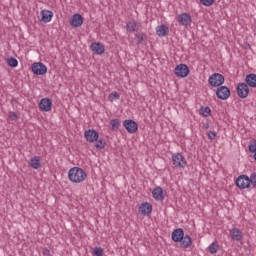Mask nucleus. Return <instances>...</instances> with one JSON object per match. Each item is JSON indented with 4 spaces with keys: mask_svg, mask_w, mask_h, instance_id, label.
Segmentation results:
<instances>
[{
    "mask_svg": "<svg viewBox=\"0 0 256 256\" xmlns=\"http://www.w3.org/2000/svg\"><path fill=\"white\" fill-rule=\"evenodd\" d=\"M172 241L174 243H180V246L183 249H188V247H191L193 245V240L191 239V236L185 235V231H183V228H176L173 230L171 235Z\"/></svg>",
    "mask_w": 256,
    "mask_h": 256,
    "instance_id": "obj_1",
    "label": "nucleus"
},
{
    "mask_svg": "<svg viewBox=\"0 0 256 256\" xmlns=\"http://www.w3.org/2000/svg\"><path fill=\"white\" fill-rule=\"evenodd\" d=\"M68 179L71 183H83L87 179V173L80 167H73L68 172Z\"/></svg>",
    "mask_w": 256,
    "mask_h": 256,
    "instance_id": "obj_2",
    "label": "nucleus"
},
{
    "mask_svg": "<svg viewBox=\"0 0 256 256\" xmlns=\"http://www.w3.org/2000/svg\"><path fill=\"white\" fill-rule=\"evenodd\" d=\"M208 83L210 87L219 88L223 83H225V76H223V74L214 73L209 77Z\"/></svg>",
    "mask_w": 256,
    "mask_h": 256,
    "instance_id": "obj_3",
    "label": "nucleus"
},
{
    "mask_svg": "<svg viewBox=\"0 0 256 256\" xmlns=\"http://www.w3.org/2000/svg\"><path fill=\"white\" fill-rule=\"evenodd\" d=\"M190 73L189 66L187 64H179L174 69V74L176 77H180L181 79H185L188 77Z\"/></svg>",
    "mask_w": 256,
    "mask_h": 256,
    "instance_id": "obj_4",
    "label": "nucleus"
},
{
    "mask_svg": "<svg viewBox=\"0 0 256 256\" xmlns=\"http://www.w3.org/2000/svg\"><path fill=\"white\" fill-rule=\"evenodd\" d=\"M216 97L222 101H227L231 97V90L227 86H220L216 90Z\"/></svg>",
    "mask_w": 256,
    "mask_h": 256,
    "instance_id": "obj_5",
    "label": "nucleus"
},
{
    "mask_svg": "<svg viewBox=\"0 0 256 256\" xmlns=\"http://www.w3.org/2000/svg\"><path fill=\"white\" fill-rule=\"evenodd\" d=\"M236 91L240 99H247L249 97V86L245 82L238 83Z\"/></svg>",
    "mask_w": 256,
    "mask_h": 256,
    "instance_id": "obj_6",
    "label": "nucleus"
},
{
    "mask_svg": "<svg viewBox=\"0 0 256 256\" xmlns=\"http://www.w3.org/2000/svg\"><path fill=\"white\" fill-rule=\"evenodd\" d=\"M172 162L174 167H178L179 169H183L185 165H187V161L185 160V157L179 153L174 154L172 156Z\"/></svg>",
    "mask_w": 256,
    "mask_h": 256,
    "instance_id": "obj_7",
    "label": "nucleus"
},
{
    "mask_svg": "<svg viewBox=\"0 0 256 256\" xmlns=\"http://www.w3.org/2000/svg\"><path fill=\"white\" fill-rule=\"evenodd\" d=\"M34 75H45L47 73V66L41 62H35L31 66Z\"/></svg>",
    "mask_w": 256,
    "mask_h": 256,
    "instance_id": "obj_8",
    "label": "nucleus"
},
{
    "mask_svg": "<svg viewBox=\"0 0 256 256\" xmlns=\"http://www.w3.org/2000/svg\"><path fill=\"white\" fill-rule=\"evenodd\" d=\"M236 187H238V189H249V187H251V185L249 184V176L240 175L236 179Z\"/></svg>",
    "mask_w": 256,
    "mask_h": 256,
    "instance_id": "obj_9",
    "label": "nucleus"
},
{
    "mask_svg": "<svg viewBox=\"0 0 256 256\" xmlns=\"http://www.w3.org/2000/svg\"><path fill=\"white\" fill-rule=\"evenodd\" d=\"M123 127H125L126 131H128L129 133H137V131H139V126L137 125V122L131 119L124 120Z\"/></svg>",
    "mask_w": 256,
    "mask_h": 256,
    "instance_id": "obj_10",
    "label": "nucleus"
},
{
    "mask_svg": "<svg viewBox=\"0 0 256 256\" xmlns=\"http://www.w3.org/2000/svg\"><path fill=\"white\" fill-rule=\"evenodd\" d=\"M84 137L89 143H95V141L99 140V132L93 129H89L85 131Z\"/></svg>",
    "mask_w": 256,
    "mask_h": 256,
    "instance_id": "obj_11",
    "label": "nucleus"
},
{
    "mask_svg": "<svg viewBox=\"0 0 256 256\" xmlns=\"http://www.w3.org/2000/svg\"><path fill=\"white\" fill-rule=\"evenodd\" d=\"M52 107H53V101H51V99L43 98L40 100L39 109H41V111H44L45 113H47L51 111Z\"/></svg>",
    "mask_w": 256,
    "mask_h": 256,
    "instance_id": "obj_12",
    "label": "nucleus"
},
{
    "mask_svg": "<svg viewBox=\"0 0 256 256\" xmlns=\"http://www.w3.org/2000/svg\"><path fill=\"white\" fill-rule=\"evenodd\" d=\"M139 212L141 215H151L153 212V205L149 202H144L139 207Z\"/></svg>",
    "mask_w": 256,
    "mask_h": 256,
    "instance_id": "obj_13",
    "label": "nucleus"
},
{
    "mask_svg": "<svg viewBox=\"0 0 256 256\" xmlns=\"http://www.w3.org/2000/svg\"><path fill=\"white\" fill-rule=\"evenodd\" d=\"M178 23H180V25H184L185 27L191 25V15H189V13L180 14L178 16Z\"/></svg>",
    "mask_w": 256,
    "mask_h": 256,
    "instance_id": "obj_14",
    "label": "nucleus"
},
{
    "mask_svg": "<svg viewBox=\"0 0 256 256\" xmlns=\"http://www.w3.org/2000/svg\"><path fill=\"white\" fill-rule=\"evenodd\" d=\"M72 27H81L83 25V16L81 14H74L70 21Z\"/></svg>",
    "mask_w": 256,
    "mask_h": 256,
    "instance_id": "obj_15",
    "label": "nucleus"
},
{
    "mask_svg": "<svg viewBox=\"0 0 256 256\" xmlns=\"http://www.w3.org/2000/svg\"><path fill=\"white\" fill-rule=\"evenodd\" d=\"M90 49L96 55H103V53H105V46H103L101 43H92Z\"/></svg>",
    "mask_w": 256,
    "mask_h": 256,
    "instance_id": "obj_16",
    "label": "nucleus"
},
{
    "mask_svg": "<svg viewBox=\"0 0 256 256\" xmlns=\"http://www.w3.org/2000/svg\"><path fill=\"white\" fill-rule=\"evenodd\" d=\"M230 236L232 241H241L243 239V232L238 228H233L230 230Z\"/></svg>",
    "mask_w": 256,
    "mask_h": 256,
    "instance_id": "obj_17",
    "label": "nucleus"
},
{
    "mask_svg": "<svg viewBox=\"0 0 256 256\" xmlns=\"http://www.w3.org/2000/svg\"><path fill=\"white\" fill-rule=\"evenodd\" d=\"M156 34L158 37H167V35H169V27L165 24L158 26L156 28Z\"/></svg>",
    "mask_w": 256,
    "mask_h": 256,
    "instance_id": "obj_18",
    "label": "nucleus"
},
{
    "mask_svg": "<svg viewBox=\"0 0 256 256\" xmlns=\"http://www.w3.org/2000/svg\"><path fill=\"white\" fill-rule=\"evenodd\" d=\"M41 21L42 23H49L51 19H53V12L50 10H42L41 11Z\"/></svg>",
    "mask_w": 256,
    "mask_h": 256,
    "instance_id": "obj_19",
    "label": "nucleus"
},
{
    "mask_svg": "<svg viewBox=\"0 0 256 256\" xmlns=\"http://www.w3.org/2000/svg\"><path fill=\"white\" fill-rule=\"evenodd\" d=\"M245 81L248 87H252L253 89L256 88V74H248L245 78Z\"/></svg>",
    "mask_w": 256,
    "mask_h": 256,
    "instance_id": "obj_20",
    "label": "nucleus"
},
{
    "mask_svg": "<svg viewBox=\"0 0 256 256\" xmlns=\"http://www.w3.org/2000/svg\"><path fill=\"white\" fill-rule=\"evenodd\" d=\"M152 196L156 201H163V188L161 187H156L152 191Z\"/></svg>",
    "mask_w": 256,
    "mask_h": 256,
    "instance_id": "obj_21",
    "label": "nucleus"
},
{
    "mask_svg": "<svg viewBox=\"0 0 256 256\" xmlns=\"http://www.w3.org/2000/svg\"><path fill=\"white\" fill-rule=\"evenodd\" d=\"M30 166L32 169H39L41 167V158L39 156H35L30 160Z\"/></svg>",
    "mask_w": 256,
    "mask_h": 256,
    "instance_id": "obj_22",
    "label": "nucleus"
},
{
    "mask_svg": "<svg viewBox=\"0 0 256 256\" xmlns=\"http://www.w3.org/2000/svg\"><path fill=\"white\" fill-rule=\"evenodd\" d=\"M126 29L128 33H135L137 31V22L136 21H130L126 25Z\"/></svg>",
    "mask_w": 256,
    "mask_h": 256,
    "instance_id": "obj_23",
    "label": "nucleus"
},
{
    "mask_svg": "<svg viewBox=\"0 0 256 256\" xmlns=\"http://www.w3.org/2000/svg\"><path fill=\"white\" fill-rule=\"evenodd\" d=\"M208 251H209V253H211L212 255H215V253H217V251H219V243L213 242V243L208 247Z\"/></svg>",
    "mask_w": 256,
    "mask_h": 256,
    "instance_id": "obj_24",
    "label": "nucleus"
},
{
    "mask_svg": "<svg viewBox=\"0 0 256 256\" xmlns=\"http://www.w3.org/2000/svg\"><path fill=\"white\" fill-rule=\"evenodd\" d=\"M7 65H9V67H17V65H19V61H17L16 58L14 57H10L7 59Z\"/></svg>",
    "mask_w": 256,
    "mask_h": 256,
    "instance_id": "obj_25",
    "label": "nucleus"
},
{
    "mask_svg": "<svg viewBox=\"0 0 256 256\" xmlns=\"http://www.w3.org/2000/svg\"><path fill=\"white\" fill-rule=\"evenodd\" d=\"M200 115H203V117H211V108L209 107H202L200 109Z\"/></svg>",
    "mask_w": 256,
    "mask_h": 256,
    "instance_id": "obj_26",
    "label": "nucleus"
},
{
    "mask_svg": "<svg viewBox=\"0 0 256 256\" xmlns=\"http://www.w3.org/2000/svg\"><path fill=\"white\" fill-rule=\"evenodd\" d=\"M110 123L112 125V131H117V129L121 127V122H119V119H113Z\"/></svg>",
    "mask_w": 256,
    "mask_h": 256,
    "instance_id": "obj_27",
    "label": "nucleus"
},
{
    "mask_svg": "<svg viewBox=\"0 0 256 256\" xmlns=\"http://www.w3.org/2000/svg\"><path fill=\"white\" fill-rule=\"evenodd\" d=\"M248 150L250 151V153H256V140L255 139L250 140L249 145H248Z\"/></svg>",
    "mask_w": 256,
    "mask_h": 256,
    "instance_id": "obj_28",
    "label": "nucleus"
},
{
    "mask_svg": "<svg viewBox=\"0 0 256 256\" xmlns=\"http://www.w3.org/2000/svg\"><path fill=\"white\" fill-rule=\"evenodd\" d=\"M145 37H147V35H145V33L135 35V38L137 39V43L139 45H141V43H143L145 41Z\"/></svg>",
    "mask_w": 256,
    "mask_h": 256,
    "instance_id": "obj_29",
    "label": "nucleus"
},
{
    "mask_svg": "<svg viewBox=\"0 0 256 256\" xmlns=\"http://www.w3.org/2000/svg\"><path fill=\"white\" fill-rule=\"evenodd\" d=\"M106 143H105V139H99L97 140V143L95 144L96 149H103L105 147Z\"/></svg>",
    "mask_w": 256,
    "mask_h": 256,
    "instance_id": "obj_30",
    "label": "nucleus"
},
{
    "mask_svg": "<svg viewBox=\"0 0 256 256\" xmlns=\"http://www.w3.org/2000/svg\"><path fill=\"white\" fill-rule=\"evenodd\" d=\"M108 99H109V101H111V102H113V101L119 99V93H117V92H112V93H110L109 96H108Z\"/></svg>",
    "mask_w": 256,
    "mask_h": 256,
    "instance_id": "obj_31",
    "label": "nucleus"
},
{
    "mask_svg": "<svg viewBox=\"0 0 256 256\" xmlns=\"http://www.w3.org/2000/svg\"><path fill=\"white\" fill-rule=\"evenodd\" d=\"M249 185L256 187V173H252L249 178Z\"/></svg>",
    "mask_w": 256,
    "mask_h": 256,
    "instance_id": "obj_32",
    "label": "nucleus"
},
{
    "mask_svg": "<svg viewBox=\"0 0 256 256\" xmlns=\"http://www.w3.org/2000/svg\"><path fill=\"white\" fill-rule=\"evenodd\" d=\"M8 118L10 121H17V119H19V115L15 112H9Z\"/></svg>",
    "mask_w": 256,
    "mask_h": 256,
    "instance_id": "obj_33",
    "label": "nucleus"
},
{
    "mask_svg": "<svg viewBox=\"0 0 256 256\" xmlns=\"http://www.w3.org/2000/svg\"><path fill=\"white\" fill-rule=\"evenodd\" d=\"M93 255L94 256H103V248H101V247L94 248Z\"/></svg>",
    "mask_w": 256,
    "mask_h": 256,
    "instance_id": "obj_34",
    "label": "nucleus"
},
{
    "mask_svg": "<svg viewBox=\"0 0 256 256\" xmlns=\"http://www.w3.org/2000/svg\"><path fill=\"white\" fill-rule=\"evenodd\" d=\"M200 3H202V5H205V7H211V5L215 3V0H200Z\"/></svg>",
    "mask_w": 256,
    "mask_h": 256,
    "instance_id": "obj_35",
    "label": "nucleus"
},
{
    "mask_svg": "<svg viewBox=\"0 0 256 256\" xmlns=\"http://www.w3.org/2000/svg\"><path fill=\"white\" fill-rule=\"evenodd\" d=\"M215 137H217V133H215V131L208 132V139H211V141H213V139H215Z\"/></svg>",
    "mask_w": 256,
    "mask_h": 256,
    "instance_id": "obj_36",
    "label": "nucleus"
},
{
    "mask_svg": "<svg viewBox=\"0 0 256 256\" xmlns=\"http://www.w3.org/2000/svg\"><path fill=\"white\" fill-rule=\"evenodd\" d=\"M206 129H209V124L206 125Z\"/></svg>",
    "mask_w": 256,
    "mask_h": 256,
    "instance_id": "obj_37",
    "label": "nucleus"
}]
</instances>
